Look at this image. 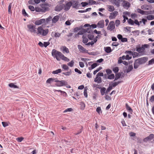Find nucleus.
I'll return each mask as SVG.
<instances>
[{
	"mask_svg": "<svg viewBox=\"0 0 154 154\" xmlns=\"http://www.w3.org/2000/svg\"><path fill=\"white\" fill-rule=\"evenodd\" d=\"M35 26L32 24H29L27 25V27L29 29V31L31 33H36L38 35H41L42 36H46L49 32L48 29H44L42 26L38 27L37 28V31L35 30Z\"/></svg>",
	"mask_w": 154,
	"mask_h": 154,
	"instance_id": "1",
	"label": "nucleus"
},
{
	"mask_svg": "<svg viewBox=\"0 0 154 154\" xmlns=\"http://www.w3.org/2000/svg\"><path fill=\"white\" fill-rule=\"evenodd\" d=\"M148 59L147 57H144L136 60L134 63V68L137 69L140 65L145 63L147 61Z\"/></svg>",
	"mask_w": 154,
	"mask_h": 154,
	"instance_id": "2",
	"label": "nucleus"
},
{
	"mask_svg": "<svg viewBox=\"0 0 154 154\" xmlns=\"http://www.w3.org/2000/svg\"><path fill=\"white\" fill-rule=\"evenodd\" d=\"M51 54L52 55L55 57L58 60H60L59 57L61 58L63 55V54L61 52L57 51L54 49L52 50Z\"/></svg>",
	"mask_w": 154,
	"mask_h": 154,
	"instance_id": "3",
	"label": "nucleus"
},
{
	"mask_svg": "<svg viewBox=\"0 0 154 154\" xmlns=\"http://www.w3.org/2000/svg\"><path fill=\"white\" fill-rule=\"evenodd\" d=\"M148 46L147 44H144L142 45L141 47H137L136 50L139 53H143L145 51V48H148Z\"/></svg>",
	"mask_w": 154,
	"mask_h": 154,
	"instance_id": "4",
	"label": "nucleus"
},
{
	"mask_svg": "<svg viewBox=\"0 0 154 154\" xmlns=\"http://www.w3.org/2000/svg\"><path fill=\"white\" fill-rule=\"evenodd\" d=\"M75 1L72 0L68 2L65 5H64V10L66 11H67L69 10L70 9L73 3H75Z\"/></svg>",
	"mask_w": 154,
	"mask_h": 154,
	"instance_id": "5",
	"label": "nucleus"
},
{
	"mask_svg": "<svg viewBox=\"0 0 154 154\" xmlns=\"http://www.w3.org/2000/svg\"><path fill=\"white\" fill-rule=\"evenodd\" d=\"M114 4L119 7L120 6V3L123 2V6L125 8V1L124 0H112Z\"/></svg>",
	"mask_w": 154,
	"mask_h": 154,
	"instance_id": "6",
	"label": "nucleus"
},
{
	"mask_svg": "<svg viewBox=\"0 0 154 154\" xmlns=\"http://www.w3.org/2000/svg\"><path fill=\"white\" fill-rule=\"evenodd\" d=\"M115 28L114 22L113 21H110L107 27V29L111 31H112Z\"/></svg>",
	"mask_w": 154,
	"mask_h": 154,
	"instance_id": "7",
	"label": "nucleus"
},
{
	"mask_svg": "<svg viewBox=\"0 0 154 154\" xmlns=\"http://www.w3.org/2000/svg\"><path fill=\"white\" fill-rule=\"evenodd\" d=\"M48 5V4H42L41 5L42 12H45L49 10V8L47 6Z\"/></svg>",
	"mask_w": 154,
	"mask_h": 154,
	"instance_id": "8",
	"label": "nucleus"
},
{
	"mask_svg": "<svg viewBox=\"0 0 154 154\" xmlns=\"http://www.w3.org/2000/svg\"><path fill=\"white\" fill-rule=\"evenodd\" d=\"M45 19H42L39 20H36L34 23L36 25L38 26L41 24L45 23Z\"/></svg>",
	"mask_w": 154,
	"mask_h": 154,
	"instance_id": "9",
	"label": "nucleus"
},
{
	"mask_svg": "<svg viewBox=\"0 0 154 154\" xmlns=\"http://www.w3.org/2000/svg\"><path fill=\"white\" fill-rule=\"evenodd\" d=\"M64 6V4L57 5L55 8L54 10L56 11H60L63 9Z\"/></svg>",
	"mask_w": 154,
	"mask_h": 154,
	"instance_id": "10",
	"label": "nucleus"
},
{
	"mask_svg": "<svg viewBox=\"0 0 154 154\" xmlns=\"http://www.w3.org/2000/svg\"><path fill=\"white\" fill-rule=\"evenodd\" d=\"M91 28H90V29L89 28H88L87 29H83L82 31H79L78 33V35H82L84 33L87 32L89 33H91V32L89 29H90Z\"/></svg>",
	"mask_w": 154,
	"mask_h": 154,
	"instance_id": "11",
	"label": "nucleus"
},
{
	"mask_svg": "<svg viewBox=\"0 0 154 154\" xmlns=\"http://www.w3.org/2000/svg\"><path fill=\"white\" fill-rule=\"evenodd\" d=\"M97 27L98 28H102L104 26V21L103 20H101L98 22L97 24Z\"/></svg>",
	"mask_w": 154,
	"mask_h": 154,
	"instance_id": "12",
	"label": "nucleus"
},
{
	"mask_svg": "<svg viewBox=\"0 0 154 154\" xmlns=\"http://www.w3.org/2000/svg\"><path fill=\"white\" fill-rule=\"evenodd\" d=\"M126 53L127 54L126 55V60H130L132 58V54H131V51H126Z\"/></svg>",
	"mask_w": 154,
	"mask_h": 154,
	"instance_id": "13",
	"label": "nucleus"
},
{
	"mask_svg": "<svg viewBox=\"0 0 154 154\" xmlns=\"http://www.w3.org/2000/svg\"><path fill=\"white\" fill-rule=\"evenodd\" d=\"M125 59V56L123 55L122 57H120L119 58L118 63L120 64L122 63H123V64L125 65V61H123L122 60H124Z\"/></svg>",
	"mask_w": 154,
	"mask_h": 154,
	"instance_id": "14",
	"label": "nucleus"
},
{
	"mask_svg": "<svg viewBox=\"0 0 154 154\" xmlns=\"http://www.w3.org/2000/svg\"><path fill=\"white\" fill-rule=\"evenodd\" d=\"M154 138V134H150L149 136L144 139V141L151 140Z\"/></svg>",
	"mask_w": 154,
	"mask_h": 154,
	"instance_id": "15",
	"label": "nucleus"
},
{
	"mask_svg": "<svg viewBox=\"0 0 154 154\" xmlns=\"http://www.w3.org/2000/svg\"><path fill=\"white\" fill-rule=\"evenodd\" d=\"M118 13V12L116 11H114L113 13H111L109 16L110 19H113L115 18Z\"/></svg>",
	"mask_w": 154,
	"mask_h": 154,
	"instance_id": "16",
	"label": "nucleus"
},
{
	"mask_svg": "<svg viewBox=\"0 0 154 154\" xmlns=\"http://www.w3.org/2000/svg\"><path fill=\"white\" fill-rule=\"evenodd\" d=\"M60 17L59 15L55 16L52 20V23H55L58 21Z\"/></svg>",
	"mask_w": 154,
	"mask_h": 154,
	"instance_id": "17",
	"label": "nucleus"
},
{
	"mask_svg": "<svg viewBox=\"0 0 154 154\" xmlns=\"http://www.w3.org/2000/svg\"><path fill=\"white\" fill-rule=\"evenodd\" d=\"M97 88L100 89V92L101 94L102 95H103L104 94L106 91V88L105 87L101 88V87H98Z\"/></svg>",
	"mask_w": 154,
	"mask_h": 154,
	"instance_id": "18",
	"label": "nucleus"
},
{
	"mask_svg": "<svg viewBox=\"0 0 154 154\" xmlns=\"http://www.w3.org/2000/svg\"><path fill=\"white\" fill-rule=\"evenodd\" d=\"M104 49L105 51L107 53H110L112 51L111 48L109 47H105Z\"/></svg>",
	"mask_w": 154,
	"mask_h": 154,
	"instance_id": "19",
	"label": "nucleus"
},
{
	"mask_svg": "<svg viewBox=\"0 0 154 154\" xmlns=\"http://www.w3.org/2000/svg\"><path fill=\"white\" fill-rule=\"evenodd\" d=\"M57 79H54L52 78H50L48 79L46 81L47 83H50L53 82H56Z\"/></svg>",
	"mask_w": 154,
	"mask_h": 154,
	"instance_id": "20",
	"label": "nucleus"
},
{
	"mask_svg": "<svg viewBox=\"0 0 154 154\" xmlns=\"http://www.w3.org/2000/svg\"><path fill=\"white\" fill-rule=\"evenodd\" d=\"M94 81L97 82L98 83H100L102 82V79L100 77L96 76L95 78Z\"/></svg>",
	"mask_w": 154,
	"mask_h": 154,
	"instance_id": "21",
	"label": "nucleus"
},
{
	"mask_svg": "<svg viewBox=\"0 0 154 154\" xmlns=\"http://www.w3.org/2000/svg\"><path fill=\"white\" fill-rule=\"evenodd\" d=\"M122 72L121 73L120 72H119L118 73H116L115 75V80L114 81L117 80L118 79L120 78L122 75Z\"/></svg>",
	"mask_w": 154,
	"mask_h": 154,
	"instance_id": "22",
	"label": "nucleus"
},
{
	"mask_svg": "<svg viewBox=\"0 0 154 154\" xmlns=\"http://www.w3.org/2000/svg\"><path fill=\"white\" fill-rule=\"evenodd\" d=\"M54 91L55 92L56 91H57L60 92L61 94V95H63L64 97H66L67 95V94L65 91H63L61 90H54Z\"/></svg>",
	"mask_w": 154,
	"mask_h": 154,
	"instance_id": "23",
	"label": "nucleus"
},
{
	"mask_svg": "<svg viewBox=\"0 0 154 154\" xmlns=\"http://www.w3.org/2000/svg\"><path fill=\"white\" fill-rule=\"evenodd\" d=\"M117 37L119 39L121 40V42H125V38H122V35L120 34H118L117 35Z\"/></svg>",
	"mask_w": 154,
	"mask_h": 154,
	"instance_id": "24",
	"label": "nucleus"
},
{
	"mask_svg": "<svg viewBox=\"0 0 154 154\" xmlns=\"http://www.w3.org/2000/svg\"><path fill=\"white\" fill-rule=\"evenodd\" d=\"M126 108L130 114H132L133 112L132 109L131 107L127 104H126Z\"/></svg>",
	"mask_w": 154,
	"mask_h": 154,
	"instance_id": "25",
	"label": "nucleus"
},
{
	"mask_svg": "<svg viewBox=\"0 0 154 154\" xmlns=\"http://www.w3.org/2000/svg\"><path fill=\"white\" fill-rule=\"evenodd\" d=\"M78 47L79 50L82 52H85L86 50L81 45H78Z\"/></svg>",
	"mask_w": 154,
	"mask_h": 154,
	"instance_id": "26",
	"label": "nucleus"
},
{
	"mask_svg": "<svg viewBox=\"0 0 154 154\" xmlns=\"http://www.w3.org/2000/svg\"><path fill=\"white\" fill-rule=\"evenodd\" d=\"M75 3L74 4H72V6L73 8L78 9V6L79 5V2L78 1H75Z\"/></svg>",
	"mask_w": 154,
	"mask_h": 154,
	"instance_id": "27",
	"label": "nucleus"
},
{
	"mask_svg": "<svg viewBox=\"0 0 154 154\" xmlns=\"http://www.w3.org/2000/svg\"><path fill=\"white\" fill-rule=\"evenodd\" d=\"M97 66V63H95L93 64L91 67H89L88 69L89 70H91V69H94Z\"/></svg>",
	"mask_w": 154,
	"mask_h": 154,
	"instance_id": "28",
	"label": "nucleus"
},
{
	"mask_svg": "<svg viewBox=\"0 0 154 154\" xmlns=\"http://www.w3.org/2000/svg\"><path fill=\"white\" fill-rule=\"evenodd\" d=\"M137 12L140 14L143 15L146 14V11H145L143 10H141V9L138 8L137 9Z\"/></svg>",
	"mask_w": 154,
	"mask_h": 154,
	"instance_id": "29",
	"label": "nucleus"
},
{
	"mask_svg": "<svg viewBox=\"0 0 154 154\" xmlns=\"http://www.w3.org/2000/svg\"><path fill=\"white\" fill-rule=\"evenodd\" d=\"M9 86L11 88H18L19 87L17 85L14 84L13 83H11L9 84Z\"/></svg>",
	"mask_w": 154,
	"mask_h": 154,
	"instance_id": "30",
	"label": "nucleus"
},
{
	"mask_svg": "<svg viewBox=\"0 0 154 154\" xmlns=\"http://www.w3.org/2000/svg\"><path fill=\"white\" fill-rule=\"evenodd\" d=\"M60 58L62 59V60L67 62H68L69 61V59H68L67 57L65 56L64 55H63V54Z\"/></svg>",
	"mask_w": 154,
	"mask_h": 154,
	"instance_id": "31",
	"label": "nucleus"
},
{
	"mask_svg": "<svg viewBox=\"0 0 154 154\" xmlns=\"http://www.w3.org/2000/svg\"><path fill=\"white\" fill-rule=\"evenodd\" d=\"M108 8L109 9L108 11L110 12H112L115 10V8L112 5H108Z\"/></svg>",
	"mask_w": 154,
	"mask_h": 154,
	"instance_id": "32",
	"label": "nucleus"
},
{
	"mask_svg": "<svg viewBox=\"0 0 154 154\" xmlns=\"http://www.w3.org/2000/svg\"><path fill=\"white\" fill-rule=\"evenodd\" d=\"M62 71L61 69H58L52 72V73L53 74H58V73H60Z\"/></svg>",
	"mask_w": 154,
	"mask_h": 154,
	"instance_id": "33",
	"label": "nucleus"
},
{
	"mask_svg": "<svg viewBox=\"0 0 154 154\" xmlns=\"http://www.w3.org/2000/svg\"><path fill=\"white\" fill-rule=\"evenodd\" d=\"M121 82L118 81V82H112L111 85V86L112 87H115L117 85H118Z\"/></svg>",
	"mask_w": 154,
	"mask_h": 154,
	"instance_id": "34",
	"label": "nucleus"
},
{
	"mask_svg": "<svg viewBox=\"0 0 154 154\" xmlns=\"http://www.w3.org/2000/svg\"><path fill=\"white\" fill-rule=\"evenodd\" d=\"M62 74L66 76H69L70 75L72 74V72L71 69L69 71L66 72H63Z\"/></svg>",
	"mask_w": 154,
	"mask_h": 154,
	"instance_id": "35",
	"label": "nucleus"
},
{
	"mask_svg": "<svg viewBox=\"0 0 154 154\" xmlns=\"http://www.w3.org/2000/svg\"><path fill=\"white\" fill-rule=\"evenodd\" d=\"M147 19L149 20H151L154 19V16L152 15H149L147 16Z\"/></svg>",
	"mask_w": 154,
	"mask_h": 154,
	"instance_id": "36",
	"label": "nucleus"
},
{
	"mask_svg": "<svg viewBox=\"0 0 154 154\" xmlns=\"http://www.w3.org/2000/svg\"><path fill=\"white\" fill-rule=\"evenodd\" d=\"M88 4L91 5L96 4V2L93 0H89Z\"/></svg>",
	"mask_w": 154,
	"mask_h": 154,
	"instance_id": "37",
	"label": "nucleus"
},
{
	"mask_svg": "<svg viewBox=\"0 0 154 154\" xmlns=\"http://www.w3.org/2000/svg\"><path fill=\"white\" fill-rule=\"evenodd\" d=\"M74 63V62L73 60H71L70 62L68 63H67V65L68 66H69L71 67H72Z\"/></svg>",
	"mask_w": 154,
	"mask_h": 154,
	"instance_id": "38",
	"label": "nucleus"
},
{
	"mask_svg": "<svg viewBox=\"0 0 154 154\" xmlns=\"http://www.w3.org/2000/svg\"><path fill=\"white\" fill-rule=\"evenodd\" d=\"M62 68L65 70H67L69 69V67L66 64H63L61 66Z\"/></svg>",
	"mask_w": 154,
	"mask_h": 154,
	"instance_id": "39",
	"label": "nucleus"
},
{
	"mask_svg": "<svg viewBox=\"0 0 154 154\" xmlns=\"http://www.w3.org/2000/svg\"><path fill=\"white\" fill-rule=\"evenodd\" d=\"M112 86H109L106 91L105 94H107L112 89Z\"/></svg>",
	"mask_w": 154,
	"mask_h": 154,
	"instance_id": "40",
	"label": "nucleus"
},
{
	"mask_svg": "<svg viewBox=\"0 0 154 154\" xmlns=\"http://www.w3.org/2000/svg\"><path fill=\"white\" fill-rule=\"evenodd\" d=\"M62 86H65L67 85V82L64 80L60 81Z\"/></svg>",
	"mask_w": 154,
	"mask_h": 154,
	"instance_id": "41",
	"label": "nucleus"
},
{
	"mask_svg": "<svg viewBox=\"0 0 154 154\" xmlns=\"http://www.w3.org/2000/svg\"><path fill=\"white\" fill-rule=\"evenodd\" d=\"M56 82L57 83L56 85L58 87L62 86V85L61 83L60 82V81L58 80H57V79Z\"/></svg>",
	"mask_w": 154,
	"mask_h": 154,
	"instance_id": "42",
	"label": "nucleus"
},
{
	"mask_svg": "<svg viewBox=\"0 0 154 154\" xmlns=\"http://www.w3.org/2000/svg\"><path fill=\"white\" fill-rule=\"evenodd\" d=\"M133 69V67L132 65H130L129 66L128 69L127 70V71H126L128 73V72H130L132 69Z\"/></svg>",
	"mask_w": 154,
	"mask_h": 154,
	"instance_id": "43",
	"label": "nucleus"
},
{
	"mask_svg": "<svg viewBox=\"0 0 154 154\" xmlns=\"http://www.w3.org/2000/svg\"><path fill=\"white\" fill-rule=\"evenodd\" d=\"M52 17L51 16H49L48 17L46 18V20H45V23H48L49 22L51 21L52 19Z\"/></svg>",
	"mask_w": 154,
	"mask_h": 154,
	"instance_id": "44",
	"label": "nucleus"
},
{
	"mask_svg": "<svg viewBox=\"0 0 154 154\" xmlns=\"http://www.w3.org/2000/svg\"><path fill=\"white\" fill-rule=\"evenodd\" d=\"M112 70L115 73H117L119 70V68L118 67H115Z\"/></svg>",
	"mask_w": 154,
	"mask_h": 154,
	"instance_id": "45",
	"label": "nucleus"
},
{
	"mask_svg": "<svg viewBox=\"0 0 154 154\" xmlns=\"http://www.w3.org/2000/svg\"><path fill=\"white\" fill-rule=\"evenodd\" d=\"M115 78V75L114 74H112L109 75L108 77V79H113Z\"/></svg>",
	"mask_w": 154,
	"mask_h": 154,
	"instance_id": "46",
	"label": "nucleus"
},
{
	"mask_svg": "<svg viewBox=\"0 0 154 154\" xmlns=\"http://www.w3.org/2000/svg\"><path fill=\"white\" fill-rule=\"evenodd\" d=\"M63 51H65L67 53H69V49L65 46L63 47Z\"/></svg>",
	"mask_w": 154,
	"mask_h": 154,
	"instance_id": "47",
	"label": "nucleus"
},
{
	"mask_svg": "<svg viewBox=\"0 0 154 154\" xmlns=\"http://www.w3.org/2000/svg\"><path fill=\"white\" fill-rule=\"evenodd\" d=\"M80 108L81 109L83 110L85 108V104L83 102H82L80 104Z\"/></svg>",
	"mask_w": 154,
	"mask_h": 154,
	"instance_id": "48",
	"label": "nucleus"
},
{
	"mask_svg": "<svg viewBox=\"0 0 154 154\" xmlns=\"http://www.w3.org/2000/svg\"><path fill=\"white\" fill-rule=\"evenodd\" d=\"M131 54H132V56H133V57H136L139 55V53L136 52H134V53H133L131 51Z\"/></svg>",
	"mask_w": 154,
	"mask_h": 154,
	"instance_id": "49",
	"label": "nucleus"
},
{
	"mask_svg": "<svg viewBox=\"0 0 154 154\" xmlns=\"http://www.w3.org/2000/svg\"><path fill=\"white\" fill-rule=\"evenodd\" d=\"M11 3H10L8 7V12L9 14H11L12 12L11 11Z\"/></svg>",
	"mask_w": 154,
	"mask_h": 154,
	"instance_id": "50",
	"label": "nucleus"
},
{
	"mask_svg": "<svg viewBox=\"0 0 154 154\" xmlns=\"http://www.w3.org/2000/svg\"><path fill=\"white\" fill-rule=\"evenodd\" d=\"M24 138L23 137H19L16 139V140L19 142H21L24 139Z\"/></svg>",
	"mask_w": 154,
	"mask_h": 154,
	"instance_id": "51",
	"label": "nucleus"
},
{
	"mask_svg": "<svg viewBox=\"0 0 154 154\" xmlns=\"http://www.w3.org/2000/svg\"><path fill=\"white\" fill-rule=\"evenodd\" d=\"M105 98L106 100H111V97L109 95H107V94H105Z\"/></svg>",
	"mask_w": 154,
	"mask_h": 154,
	"instance_id": "52",
	"label": "nucleus"
},
{
	"mask_svg": "<svg viewBox=\"0 0 154 154\" xmlns=\"http://www.w3.org/2000/svg\"><path fill=\"white\" fill-rule=\"evenodd\" d=\"M50 44L49 42H44L43 43L44 47L45 48H46L47 46L49 45Z\"/></svg>",
	"mask_w": 154,
	"mask_h": 154,
	"instance_id": "53",
	"label": "nucleus"
},
{
	"mask_svg": "<svg viewBox=\"0 0 154 154\" xmlns=\"http://www.w3.org/2000/svg\"><path fill=\"white\" fill-rule=\"evenodd\" d=\"M94 37V35H92L89 34L88 35V38L90 40H92Z\"/></svg>",
	"mask_w": 154,
	"mask_h": 154,
	"instance_id": "54",
	"label": "nucleus"
},
{
	"mask_svg": "<svg viewBox=\"0 0 154 154\" xmlns=\"http://www.w3.org/2000/svg\"><path fill=\"white\" fill-rule=\"evenodd\" d=\"M83 39L82 42L84 44L87 43L88 41V39L86 38H84L83 37Z\"/></svg>",
	"mask_w": 154,
	"mask_h": 154,
	"instance_id": "55",
	"label": "nucleus"
},
{
	"mask_svg": "<svg viewBox=\"0 0 154 154\" xmlns=\"http://www.w3.org/2000/svg\"><path fill=\"white\" fill-rule=\"evenodd\" d=\"M128 23L131 25H133L134 24V21L131 19H129L128 20Z\"/></svg>",
	"mask_w": 154,
	"mask_h": 154,
	"instance_id": "56",
	"label": "nucleus"
},
{
	"mask_svg": "<svg viewBox=\"0 0 154 154\" xmlns=\"http://www.w3.org/2000/svg\"><path fill=\"white\" fill-rule=\"evenodd\" d=\"M84 95L85 97H88L87 90L85 88L84 90Z\"/></svg>",
	"mask_w": 154,
	"mask_h": 154,
	"instance_id": "57",
	"label": "nucleus"
},
{
	"mask_svg": "<svg viewBox=\"0 0 154 154\" xmlns=\"http://www.w3.org/2000/svg\"><path fill=\"white\" fill-rule=\"evenodd\" d=\"M154 63V58H152L149 61V65H151Z\"/></svg>",
	"mask_w": 154,
	"mask_h": 154,
	"instance_id": "58",
	"label": "nucleus"
},
{
	"mask_svg": "<svg viewBox=\"0 0 154 154\" xmlns=\"http://www.w3.org/2000/svg\"><path fill=\"white\" fill-rule=\"evenodd\" d=\"M35 11L38 12H42V10L41 9V8H40L39 7H36L35 8Z\"/></svg>",
	"mask_w": 154,
	"mask_h": 154,
	"instance_id": "59",
	"label": "nucleus"
},
{
	"mask_svg": "<svg viewBox=\"0 0 154 154\" xmlns=\"http://www.w3.org/2000/svg\"><path fill=\"white\" fill-rule=\"evenodd\" d=\"M72 108H67L64 111V112H71L72 110Z\"/></svg>",
	"mask_w": 154,
	"mask_h": 154,
	"instance_id": "60",
	"label": "nucleus"
},
{
	"mask_svg": "<svg viewBox=\"0 0 154 154\" xmlns=\"http://www.w3.org/2000/svg\"><path fill=\"white\" fill-rule=\"evenodd\" d=\"M2 124L4 127H5L8 125L7 122H2Z\"/></svg>",
	"mask_w": 154,
	"mask_h": 154,
	"instance_id": "61",
	"label": "nucleus"
},
{
	"mask_svg": "<svg viewBox=\"0 0 154 154\" xmlns=\"http://www.w3.org/2000/svg\"><path fill=\"white\" fill-rule=\"evenodd\" d=\"M29 8L32 11H34L35 10L34 7L32 5L29 6Z\"/></svg>",
	"mask_w": 154,
	"mask_h": 154,
	"instance_id": "62",
	"label": "nucleus"
},
{
	"mask_svg": "<svg viewBox=\"0 0 154 154\" xmlns=\"http://www.w3.org/2000/svg\"><path fill=\"white\" fill-rule=\"evenodd\" d=\"M61 35V33L58 32H56L54 34V37H59Z\"/></svg>",
	"mask_w": 154,
	"mask_h": 154,
	"instance_id": "63",
	"label": "nucleus"
},
{
	"mask_svg": "<svg viewBox=\"0 0 154 154\" xmlns=\"http://www.w3.org/2000/svg\"><path fill=\"white\" fill-rule=\"evenodd\" d=\"M106 72L108 74H109L112 73V71L109 69H107L106 70Z\"/></svg>",
	"mask_w": 154,
	"mask_h": 154,
	"instance_id": "64",
	"label": "nucleus"
}]
</instances>
